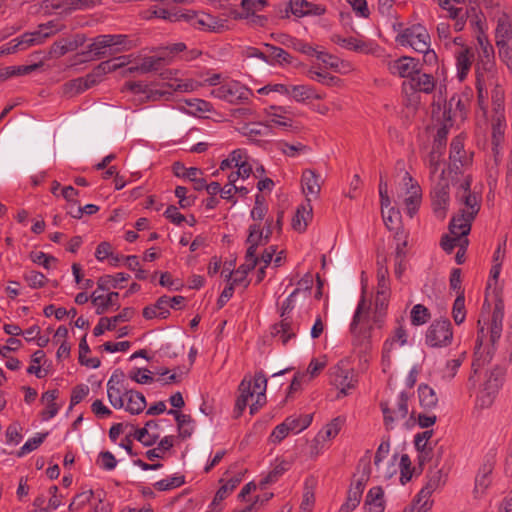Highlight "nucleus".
I'll use <instances>...</instances> for the list:
<instances>
[{
    "mask_svg": "<svg viewBox=\"0 0 512 512\" xmlns=\"http://www.w3.org/2000/svg\"><path fill=\"white\" fill-rule=\"evenodd\" d=\"M389 298V284L384 272L378 273V289L375 299V312L371 315L370 305L364 297L358 302L352 322L351 333L355 337L372 338L374 328H382L384 324L383 312L387 307Z\"/></svg>",
    "mask_w": 512,
    "mask_h": 512,
    "instance_id": "f257e3e1",
    "label": "nucleus"
},
{
    "mask_svg": "<svg viewBox=\"0 0 512 512\" xmlns=\"http://www.w3.org/2000/svg\"><path fill=\"white\" fill-rule=\"evenodd\" d=\"M472 178L469 174H462L456 185V203L459 212L450 222L449 230L452 234L468 235L471 224L481 207V196L476 188L471 189Z\"/></svg>",
    "mask_w": 512,
    "mask_h": 512,
    "instance_id": "f03ea898",
    "label": "nucleus"
},
{
    "mask_svg": "<svg viewBox=\"0 0 512 512\" xmlns=\"http://www.w3.org/2000/svg\"><path fill=\"white\" fill-rule=\"evenodd\" d=\"M504 318V305L499 300L492 312L489 327L485 329L483 326L479 328L476 345H475V358L472 363L473 375L469 378V382L476 384V375L489 362L492 355V348L494 344L500 339L502 334Z\"/></svg>",
    "mask_w": 512,
    "mask_h": 512,
    "instance_id": "7ed1b4c3",
    "label": "nucleus"
},
{
    "mask_svg": "<svg viewBox=\"0 0 512 512\" xmlns=\"http://www.w3.org/2000/svg\"><path fill=\"white\" fill-rule=\"evenodd\" d=\"M267 378L258 372L253 378L245 377L239 385V396L235 403V410L240 415L247 405L250 413H256L266 404Z\"/></svg>",
    "mask_w": 512,
    "mask_h": 512,
    "instance_id": "20e7f679",
    "label": "nucleus"
},
{
    "mask_svg": "<svg viewBox=\"0 0 512 512\" xmlns=\"http://www.w3.org/2000/svg\"><path fill=\"white\" fill-rule=\"evenodd\" d=\"M475 75L478 99L482 105L488 98L489 88L495 84L494 47L476 51Z\"/></svg>",
    "mask_w": 512,
    "mask_h": 512,
    "instance_id": "39448f33",
    "label": "nucleus"
},
{
    "mask_svg": "<svg viewBox=\"0 0 512 512\" xmlns=\"http://www.w3.org/2000/svg\"><path fill=\"white\" fill-rule=\"evenodd\" d=\"M131 63V55H123L100 63L92 74L85 78H77L64 85L66 94L75 95L81 93L97 83L96 77L101 76Z\"/></svg>",
    "mask_w": 512,
    "mask_h": 512,
    "instance_id": "423d86ee",
    "label": "nucleus"
},
{
    "mask_svg": "<svg viewBox=\"0 0 512 512\" xmlns=\"http://www.w3.org/2000/svg\"><path fill=\"white\" fill-rule=\"evenodd\" d=\"M494 41L499 58L512 71V20L504 12L495 16Z\"/></svg>",
    "mask_w": 512,
    "mask_h": 512,
    "instance_id": "0eeeda50",
    "label": "nucleus"
},
{
    "mask_svg": "<svg viewBox=\"0 0 512 512\" xmlns=\"http://www.w3.org/2000/svg\"><path fill=\"white\" fill-rule=\"evenodd\" d=\"M421 188L416 181L405 172L401 182L396 187L395 203L402 207L405 212L413 217L421 204Z\"/></svg>",
    "mask_w": 512,
    "mask_h": 512,
    "instance_id": "6e6552de",
    "label": "nucleus"
},
{
    "mask_svg": "<svg viewBox=\"0 0 512 512\" xmlns=\"http://www.w3.org/2000/svg\"><path fill=\"white\" fill-rule=\"evenodd\" d=\"M356 383L357 379L350 358H343L331 367L330 384L339 390V395H347L355 388Z\"/></svg>",
    "mask_w": 512,
    "mask_h": 512,
    "instance_id": "1a4fd4ad",
    "label": "nucleus"
},
{
    "mask_svg": "<svg viewBox=\"0 0 512 512\" xmlns=\"http://www.w3.org/2000/svg\"><path fill=\"white\" fill-rule=\"evenodd\" d=\"M403 47H410L416 52L427 51L431 47V38L427 28L416 23L399 31L395 38Z\"/></svg>",
    "mask_w": 512,
    "mask_h": 512,
    "instance_id": "9d476101",
    "label": "nucleus"
},
{
    "mask_svg": "<svg viewBox=\"0 0 512 512\" xmlns=\"http://www.w3.org/2000/svg\"><path fill=\"white\" fill-rule=\"evenodd\" d=\"M178 71L162 69V99H169L174 92L188 93L198 90L202 83L191 78H180Z\"/></svg>",
    "mask_w": 512,
    "mask_h": 512,
    "instance_id": "9b49d317",
    "label": "nucleus"
},
{
    "mask_svg": "<svg viewBox=\"0 0 512 512\" xmlns=\"http://www.w3.org/2000/svg\"><path fill=\"white\" fill-rule=\"evenodd\" d=\"M126 35H99L88 45V53L96 58L118 53L125 49Z\"/></svg>",
    "mask_w": 512,
    "mask_h": 512,
    "instance_id": "f8f14e48",
    "label": "nucleus"
},
{
    "mask_svg": "<svg viewBox=\"0 0 512 512\" xmlns=\"http://www.w3.org/2000/svg\"><path fill=\"white\" fill-rule=\"evenodd\" d=\"M211 96L230 104L245 101L252 91L236 80H224L218 87L211 90Z\"/></svg>",
    "mask_w": 512,
    "mask_h": 512,
    "instance_id": "ddd939ff",
    "label": "nucleus"
},
{
    "mask_svg": "<svg viewBox=\"0 0 512 512\" xmlns=\"http://www.w3.org/2000/svg\"><path fill=\"white\" fill-rule=\"evenodd\" d=\"M408 400L409 395L400 392L393 403H381L384 422L388 429H393L399 421L406 419L409 414Z\"/></svg>",
    "mask_w": 512,
    "mask_h": 512,
    "instance_id": "4468645a",
    "label": "nucleus"
},
{
    "mask_svg": "<svg viewBox=\"0 0 512 512\" xmlns=\"http://www.w3.org/2000/svg\"><path fill=\"white\" fill-rule=\"evenodd\" d=\"M379 196L383 221L386 227L391 231H395V233L403 230L401 227V214L399 210L391 206V200L388 195V183L383 176L380 177Z\"/></svg>",
    "mask_w": 512,
    "mask_h": 512,
    "instance_id": "2eb2a0df",
    "label": "nucleus"
},
{
    "mask_svg": "<svg viewBox=\"0 0 512 512\" xmlns=\"http://www.w3.org/2000/svg\"><path fill=\"white\" fill-rule=\"evenodd\" d=\"M452 340V326L448 319L433 321L425 335V342L430 347H446Z\"/></svg>",
    "mask_w": 512,
    "mask_h": 512,
    "instance_id": "dca6fc26",
    "label": "nucleus"
},
{
    "mask_svg": "<svg viewBox=\"0 0 512 512\" xmlns=\"http://www.w3.org/2000/svg\"><path fill=\"white\" fill-rule=\"evenodd\" d=\"M503 371L500 368H495L489 372L482 389L480 390L476 405L481 408L490 407L502 385Z\"/></svg>",
    "mask_w": 512,
    "mask_h": 512,
    "instance_id": "f3484780",
    "label": "nucleus"
},
{
    "mask_svg": "<svg viewBox=\"0 0 512 512\" xmlns=\"http://www.w3.org/2000/svg\"><path fill=\"white\" fill-rule=\"evenodd\" d=\"M268 229L264 234L263 229L257 224H253L249 228V235L247 238V252H246V267H256L257 256L256 249L260 245L267 243L271 233V222L267 221Z\"/></svg>",
    "mask_w": 512,
    "mask_h": 512,
    "instance_id": "a211bd4d",
    "label": "nucleus"
},
{
    "mask_svg": "<svg viewBox=\"0 0 512 512\" xmlns=\"http://www.w3.org/2000/svg\"><path fill=\"white\" fill-rule=\"evenodd\" d=\"M433 183V188L431 192L432 198V207L434 214L436 217L440 219H444L446 217L450 197H449V181L448 178L436 179V182Z\"/></svg>",
    "mask_w": 512,
    "mask_h": 512,
    "instance_id": "6ab92c4d",
    "label": "nucleus"
},
{
    "mask_svg": "<svg viewBox=\"0 0 512 512\" xmlns=\"http://www.w3.org/2000/svg\"><path fill=\"white\" fill-rule=\"evenodd\" d=\"M506 239L498 242L492 256V265L487 280V290L499 294L501 287L498 285L502 266L506 259Z\"/></svg>",
    "mask_w": 512,
    "mask_h": 512,
    "instance_id": "aec40b11",
    "label": "nucleus"
},
{
    "mask_svg": "<svg viewBox=\"0 0 512 512\" xmlns=\"http://www.w3.org/2000/svg\"><path fill=\"white\" fill-rule=\"evenodd\" d=\"M407 343H408L407 331L402 326L397 327L394 330L393 334L390 337H388L385 340V342L383 343V347H382L383 371H386L390 367L394 350L398 346L403 347V346L407 345Z\"/></svg>",
    "mask_w": 512,
    "mask_h": 512,
    "instance_id": "412c9836",
    "label": "nucleus"
},
{
    "mask_svg": "<svg viewBox=\"0 0 512 512\" xmlns=\"http://www.w3.org/2000/svg\"><path fill=\"white\" fill-rule=\"evenodd\" d=\"M333 41L341 46L342 48L363 53V54H371L376 55L378 54L380 47L379 45L372 41V40H366L362 37H341V36H335L333 38Z\"/></svg>",
    "mask_w": 512,
    "mask_h": 512,
    "instance_id": "4be33fe9",
    "label": "nucleus"
},
{
    "mask_svg": "<svg viewBox=\"0 0 512 512\" xmlns=\"http://www.w3.org/2000/svg\"><path fill=\"white\" fill-rule=\"evenodd\" d=\"M419 67V61L410 56H401L387 61V69L390 74L409 80L415 75Z\"/></svg>",
    "mask_w": 512,
    "mask_h": 512,
    "instance_id": "5701e85b",
    "label": "nucleus"
},
{
    "mask_svg": "<svg viewBox=\"0 0 512 512\" xmlns=\"http://www.w3.org/2000/svg\"><path fill=\"white\" fill-rule=\"evenodd\" d=\"M200 14L201 13H196L194 11L171 12L166 9H162V20H169L171 22L185 21L196 29L207 31L206 20L201 18Z\"/></svg>",
    "mask_w": 512,
    "mask_h": 512,
    "instance_id": "b1692460",
    "label": "nucleus"
},
{
    "mask_svg": "<svg viewBox=\"0 0 512 512\" xmlns=\"http://www.w3.org/2000/svg\"><path fill=\"white\" fill-rule=\"evenodd\" d=\"M463 0H438L439 6L448 12V17L454 21V30L460 32L465 28L468 12L460 4Z\"/></svg>",
    "mask_w": 512,
    "mask_h": 512,
    "instance_id": "393cba45",
    "label": "nucleus"
},
{
    "mask_svg": "<svg viewBox=\"0 0 512 512\" xmlns=\"http://www.w3.org/2000/svg\"><path fill=\"white\" fill-rule=\"evenodd\" d=\"M433 118L437 122H440L441 125L438 128L434 146L443 148L449 128L453 125L450 108H448L446 105H444L443 108L439 106L437 110H433Z\"/></svg>",
    "mask_w": 512,
    "mask_h": 512,
    "instance_id": "a878e982",
    "label": "nucleus"
},
{
    "mask_svg": "<svg viewBox=\"0 0 512 512\" xmlns=\"http://www.w3.org/2000/svg\"><path fill=\"white\" fill-rule=\"evenodd\" d=\"M294 461L295 457L292 455L276 458L269 473L259 481V486L264 488L266 485L277 481L279 477L292 467Z\"/></svg>",
    "mask_w": 512,
    "mask_h": 512,
    "instance_id": "bb28decb",
    "label": "nucleus"
},
{
    "mask_svg": "<svg viewBox=\"0 0 512 512\" xmlns=\"http://www.w3.org/2000/svg\"><path fill=\"white\" fill-rule=\"evenodd\" d=\"M239 132L242 136L252 142H258L263 138L271 137L274 134L271 125L266 122L244 123L239 128Z\"/></svg>",
    "mask_w": 512,
    "mask_h": 512,
    "instance_id": "cd10ccee",
    "label": "nucleus"
},
{
    "mask_svg": "<svg viewBox=\"0 0 512 512\" xmlns=\"http://www.w3.org/2000/svg\"><path fill=\"white\" fill-rule=\"evenodd\" d=\"M254 160L250 159L245 149L238 148L229 153L228 157L221 161L220 170L233 168H245L253 170Z\"/></svg>",
    "mask_w": 512,
    "mask_h": 512,
    "instance_id": "c85d7f7f",
    "label": "nucleus"
},
{
    "mask_svg": "<svg viewBox=\"0 0 512 512\" xmlns=\"http://www.w3.org/2000/svg\"><path fill=\"white\" fill-rule=\"evenodd\" d=\"M134 314L135 311L133 308L126 307L118 315L113 317H102L94 327L93 334L95 336H100L105 330H114L118 323L130 321Z\"/></svg>",
    "mask_w": 512,
    "mask_h": 512,
    "instance_id": "c756f323",
    "label": "nucleus"
},
{
    "mask_svg": "<svg viewBox=\"0 0 512 512\" xmlns=\"http://www.w3.org/2000/svg\"><path fill=\"white\" fill-rule=\"evenodd\" d=\"M410 87L414 90L413 99L415 102L418 101L417 92L425 94L432 93L436 88V81L433 75L428 73H422L420 67L417 69L415 75L409 81Z\"/></svg>",
    "mask_w": 512,
    "mask_h": 512,
    "instance_id": "7c9ffc66",
    "label": "nucleus"
},
{
    "mask_svg": "<svg viewBox=\"0 0 512 512\" xmlns=\"http://www.w3.org/2000/svg\"><path fill=\"white\" fill-rule=\"evenodd\" d=\"M475 54L472 48H463V50H455V66H456V77L459 81H464L472 67Z\"/></svg>",
    "mask_w": 512,
    "mask_h": 512,
    "instance_id": "2f4dec72",
    "label": "nucleus"
},
{
    "mask_svg": "<svg viewBox=\"0 0 512 512\" xmlns=\"http://www.w3.org/2000/svg\"><path fill=\"white\" fill-rule=\"evenodd\" d=\"M241 481L242 476L240 473H237L228 479H220L219 482L221 483V486L217 490L214 499L210 504V509L220 511L221 508L219 507V505L221 501L226 499L234 491V489L239 485Z\"/></svg>",
    "mask_w": 512,
    "mask_h": 512,
    "instance_id": "473e14b6",
    "label": "nucleus"
},
{
    "mask_svg": "<svg viewBox=\"0 0 512 512\" xmlns=\"http://www.w3.org/2000/svg\"><path fill=\"white\" fill-rule=\"evenodd\" d=\"M264 115L267 118L266 123L271 127L289 129L293 127V120L287 115V110L283 106H270L265 109Z\"/></svg>",
    "mask_w": 512,
    "mask_h": 512,
    "instance_id": "72a5a7b5",
    "label": "nucleus"
},
{
    "mask_svg": "<svg viewBox=\"0 0 512 512\" xmlns=\"http://www.w3.org/2000/svg\"><path fill=\"white\" fill-rule=\"evenodd\" d=\"M52 32H45L44 27L40 26V29L34 32H26L21 36L14 38V44L17 52L24 51L31 46L42 44L47 38L51 36Z\"/></svg>",
    "mask_w": 512,
    "mask_h": 512,
    "instance_id": "f704fd0d",
    "label": "nucleus"
},
{
    "mask_svg": "<svg viewBox=\"0 0 512 512\" xmlns=\"http://www.w3.org/2000/svg\"><path fill=\"white\" fill-rule=\"evenodd\" d=\"M127 391L123 382L120 381L116 374H113L107 383V396L110 404L116 408L124 407V393Z\"/></svg>",
    "mask_w": 512,
    "mask_h": 512,
    "instance_id": "c9c22d12",
    "label": "nucleus"
},
{
    "mask_svg": "<svg viewBox=\"0 0 512 512\" xmlns=\"http://www.w3.org/2000/svg\"><path fill=\"white\" fill-rule=\"evenodd\" d=\"M185 335L183 332L169 333L165 336L162 349L164 355L168 358H176L184 354V341Z\"/></svg>",
    "mask_w": 512,
    "mask_h": 512,
    "instance_id": "e433bc0d",
    "label": "nucleus"
},
{
    "mask_svg": "<svg viewBox=\"0 0 512 512\" xmlns=\"http://www.w3.org/2000/svg\"><path fill=\"white\" fill-rule=\"evenodd\" d=\"M91 302L96 307V313L98 315L104 314L112 308L118 309L120 307L119 303V293L110 292L106 296L97 294V291H94L91 296Z\"/></svg>",
    "mask_w": 512,
    "mask_h": 512,
    "instance_id": "4c0bfd02",
    "label": "nucleus"
},
{
    "mask_svg": "<svg viewBox=\"0 0 512 512\" xmlns=\"http://www.w3.org/2000/svg\"><path fill=\"white\" fill-rule=\"evenodd\" d=\"M302 190L306 195V201L316 199L320 193L321 185L319 176L310 169L304 170L302 173Z\"/></svg>",
    "mask_w": 512,
    "mask_h": 512,
    "instance_id": "58836bf2",
    "label": "nucleus"
},
{
    "mask_svg": "<svg viewBox=\"0 0 512 512\" xmlns=\"http://www.w3.org/2000/svg\"><path fill=\"white\" fill-rule=\"evenodd\" d=\"M182 109L189 115L199 118L207 117L214 111L213 105L200 98H191L184 101Z\"/></svg>",
    "mask_w": 512,
    "mask_h": 512,
    "instance_id": "ea45409f",
    "label": "nucleus"
},
{
    "mask_svg": "<svg viewBox=\"0 0 512 512\" xmlns=\"http://www.w3.org/2000/svg\"><path fill=\"white\" fill-rule=\"evenodd\" d=\"M365 512H384V491L380 486L369 489L364 503Z\"/></svg>",
    "mask_w": 512,
    "mask_h": 512,
    "instance_id": "a19ab883",
    "label": "nucleus"
},
{
    "mask_svg": "<svg viewBox=\"0 0 512 512\" xmlns=\"http://www.w3.org/2000/svg\"><path fill=\"white\" fill-rule=\"evenodd\" d=\"M276 249L274 246H270L269 248L265 249L263 254L260 258L257 257V263L256 266H259L258 269V275H257V281L260 282L265 277V268L273 263L274 267H279L282 262V252H280L277 256H275Z\"/></svg>",
    "mask_w": 512,
    "mask_h": 512,
    "instance_id": "79ce46f5",
    "label": "nucleus"
},
{
    "mask_svg": "<svg viewBox=\"0 0 512 512\" xmlns=\"http://www.w3.org/2000/svg\"><path fill=\"white\" fill-rule=\"evenodd\" d=\"M58 394L59 391L57 389L48 390L42 394L41 402L46 406L45 409L41 412V418L43 421L52 419L60 410V405L56 403Z\"/></svg>",
    "mask_w": 512,
    "mask_h": 512,
    "instance_id": "37998d69",
    "label": "nucleus"
},
{
    "mask_svg": "<svg viewBox=\"0 0 512 512\" xmlns=\"http://www.w3.org/2000/svg\"><path fill=\"white\" fill-rule=\"evenodd\" d=\"M311 219L312 206L309 201H305L298 206L295 215L292 218V227L298 232H303L306 230Z\"/></svg>",
    "mask_w": 512,
    "mask_h": 512,
    "instance_id": "c03bdc74",
    "label": "nucleus"
},
{
    "mask_svg": "<svg viewBox=\"0 0 512 512\" xmlns=\"http://www.w3.org/2000/svg\"><path fill=\"white\" fill-rule=\"evenodd\" d=\"M313 86L310 84H295L287 85L286 97L296 103H309L311 102Z\"/></svg>",
    "mask_w": 512,
    "mask_h": 512,
    "instance_id": "a18cd8bd",
    "label": "nucleus"
},
{
    "mask_svg": "<svg viewBox=\"0 0 512 512\" xmlns=\"http://www.w3.org/2000/svg\"><path fill=\"white\" fill-rule=\"evenodd\" d=\"M493 471V464L491 462L484 463L479 469L475 478L474 494L475 497H480L484 494L486 489L491 484V474Z\"/></svg>",
    "mask_w": 512,
    "mask_h": 512,
    "instance_id": "49530a36",
    "label": "nucleus"
},
{
    "mask_svg": "<svg viewBox=\"0 0 512 512\" xmlns=\"http://www.w3.org/2000/svg\"><path fill=\"white\" fill-rule=\"evenodd\" d=\"M124 396L123 408H125L129 413L139 414L145 409L146 400L142 393L134 390H127L125 391Z\"/></svg>",
    "mask_w": 512,
    "mask_h": 512,
    "instance_id": "de8ad7c7",
    "label": "nucleus"
},
{
    "mask_svg": "<svg viewBox=\"0 0 512 512\" xmlns=\"http://www.w3.org/2000/svg\"><path fill=\"white\" fill-rule=\"evenodd\" d=\"M159 435L158 423L154 420L147 421L145 426L135 433L136 439L146 446L155 444Z\"/></svg>",
    "mask_w": 512,
    "mask_h": 512,
    "instance_id": "09e8293b",
    "label": "nucleus"
},
{
    "mask_svg": "<svg viewBox=\"0 0 512 512\" xmlns=\"http://www.w3.org/2000/svg\"><path fill=\"white\" fill-rule=\"evenodd\" d=\"M289 9L294 16L299 18L310 14L320 15L324 12L323 8L306 0H290Z\"/></svg>",
    "mask_w": 512,
    "mask_h": 512,
    "instance_id": "8fccbe9b",
    "label": "nucleus"
},
{
    "mask_svg": "<svg viewBox=\"0 0 512 512\" xmlns=\"http://www.w3.org/2000/svg\"><path fill=\"white\" fill-rule=\"evenodd\" d=\"M506 122L502 114L496 115L492 124V145L495 156L499 155L504 140Z\"/></svg>",
    "mask_w": 512,
    "mask_h": 512,
    "instance_id": "3c124183",
    "label": "nucleus"
},
{
    "mask_svg": "<svg viewBox=\"0 0 512 512\" xmlns=\"http://www.w3.org/2000/svg\"><path fill=\"white\" fill-rule=\"evenodd\" d=\"M315 487L316 481L314 478L306 479L304 483V490L300 504V512H312L315 506Z\"/></svg>",
    "mask_w": 512,
    "mask_h": 512,
    "instance_id": "603ef678",
    "label": "nucleus"
},
{
    "mask_svg": "<svg viewBox=\"0 0 512 512\" xmlns=\"http://www.w3.org/2000/svg\"><path fill=\"white\" fill-rule=\"evenodd\" d=\"M442 150L443 148L434 146L429 156V168L432 182H436V179L446 178V172L441 163Z\"/></svg>",
    "mask_w": 512,
    "mask_h": 512,
    "instance_id": "864d4df0",
    "label": "nucleus"
},
{
    "mask_svg": "<svg viewBox=\"0 0 512 512\" xmlns=\"http://www.w3.org/2000/svg\"><path fill=\"white\" fill-rule=\"evenodd\" d=\"M271 333L284 345L288 344L296 336L294 327L287 319H283L280 323L274 325Z\"/></svg>",
    "mask_w": 512,
    "mask_h": 512,
    "instance_id": "5fc2aeb1",
    "label": "nucleus"
},
{
    "mask_svg": "<svg viewBox=\"0 0 512 512\" xmlns=\"http://www.w3.org/2000/svg\"><path fill=\"white\" fill-rule=\"evenodd\" d=\"M418 397L421 407L426 410L434 409L437 406V394L430 386L426 384L419 385Z\"/></svg>",
    "mask_w": 512,
    "mask_h": 512,
    "instance_id": "6e6d98bb",
    "label": "nucleus"
},
{
    "mask_svg": "<svg viewBox=\"0 0 512 512\" xmlns=\"http://www.w3.org/2000/svg\"><path fill=\"white\" fill-rule=\"evenodd\" d=\"M363 487L361 483H357L354 488H351L348 492L346 501L342 504L339 512H352L355 510L362 498Z\"/></svg>",
    "mask_w": 512,
    "mask_h": 512,
    "instance_id": "4d7b16f0",
    "label": "nucleus"
},
{
    "mask_svg": "<svg viewBox=\"0 0 512 512\" xmlns=\"http://www.w3.org/2000/svg\"><path fill=\"white\" fill-rule=\"evenodd\" d=\"M466 236L467 235L452 234L450 232V235L442 237L440 245L447 253H451L455 247H461V249L467 248L469 241Z\"/></svg>",
    "mask_w": 512,
    "mask_h": 512,
    "instance_id": "13d9d810",
    "label": "nucleus"
},
{
    "mask_svg": "<svg viewBox=\"0 0 512 512\" xmlns=\"http://www.w3.org/2000/svg\"><path fill=\"white\" fill-rule=\"evenodd\" d=\"M129 275L125 273H117L115 275H104L97 281L98 290L108 291L111 288H117L121 282L129 279Z\"/></svg>",
    "mask_w": 512,
    "mask_h": 512,
    "instance_id": "bf43d9fd",
    "label": "nucleus"
},
{
    "mask_svg": "<svg viewBox=\"0 0 512 512\" xmlns=\"http://www.w3.org/2000/svg\"><path fill=\"white\" fill-rule=\"evenodd\" d=\"M160 66V58L157 57H146L142 60L140 65H133L128 67L124 71V75L132 74V73H148L154 70H157Z\"/></svg>",
    "mask_w": 512,
    "mask_h": 512,
    "instance_id": "052dcab7",
    "label": "nucleus"
},
{
    "mask_svg": "<svg viewBox=\"0 0 512 512\" xmlns=\"http://www.w3.org/2000/svg\"><path fill=\"white\" fill-rule=\"evenodd\" d=\"M343 423L344 421L342 418H334L329 423H327L317 434L322 436V439L329 444L330 441L337 437Z\"/></svg>",
    "mask_w": 512,
    "mask_h": 512,
    "instance_id": "680f3d73",
    "label": "nucleus"
},
{
    "mask_svg": "<svg viewBox=\"0 0 512 512\" xmlns=\"http://www.w3.org/2000/svg\"><path fill=\"white\" fill-rule=\"evenodd\" d=\"M328 360L325 355L318 358H312L306 371L301 372L303 376L310 382L312 379L317 377L327 366Z\"/></svg>",
    "mask_w": 512,
    "mask_h": 512,
    "instance_id": "e2e57ef3",
    "label": "nucleus"
},
{
    "mask_svg": "<svg viewBox=\"0 0 512 512\" xmlns=\"http://www.w3.org/2000/svg\"><path fill=\"white\" fill-rule=\"evenodd\" d=\"M310 415H292L286 418L285 422L291 433L298 434L311 424Z\"/></svg>",
    "mask_w": 512,
    "mask_h": 512,
    "instance_id": "0e129e2a",
    "label": "nucleus"
},
{
    "mask_svg": "<svg viewBox=\"0 0 512 512\" xmlns=\"http://www.w3.org/2000/svg\"><path fill=\"white\" fill-rule=\"evenodd\" d=\"M183 42H176L162 46V63L172 62L180 57V54L186 50Z\"/></svg>",
    "mask_w": 512,
    "mask_h": 512,
    "instance_id": "69168bd1",
    "label": "nucleus"
},
{
    "mask_svg": "<svg viewBox=\"0 0 512 512\" xmlns=\"http://www.w3.org/2000/svg\"><path fill=\"white\" fill-rule=\"evenodd\" d=\"M474 32L476 40L475 51L493 47L486 33V27L481 21L475 22Z\"/></svg>",
    "mask_w": 512,
    "mask_h": 512,
    "instance_id": "338daca9",
    "label": "nucleus"
},
{
    "mask_svg": "<svg viewBox=\"0 0 512 512\" xmlns=\"http://www.w3.org/2000/svg\"><path fill=\"white\" fill-rule=\"evenodd\" d=\"M431 496L432 494L421 489L417 494L414 503L411 506H409V508L415 509V511L417 512H428L433 505Z\"/></svg>",
    "mask_w": 512,
    "mask_h": 512,
    "instance_id": "774afa93",
    "label": "nucleus"
}]
</instances>
